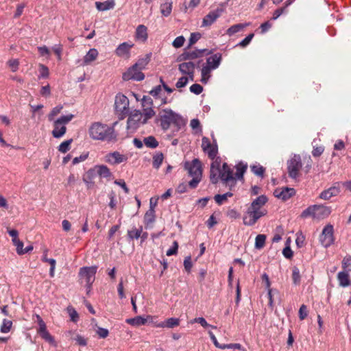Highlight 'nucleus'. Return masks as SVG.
<instances>
[{
    "label": "nucleus",
    "mask_w": 351,
    "mask_h": 351,
    "mask_svg": "<svg viewBox=\"0 0 351 351\" xmlns=\"http://www.w3.org/2000/svg\"><path fill=\"white\" fill-rule=\"evenodd\" d=\"M236 173H233V169L226 162L221 167V162L216 159L211 163L210 169V180L213 184H217L219 180L230 186L232 190L235 186L237 180H243V175L247 170V165L240 162L236 166Z\"/></svg>",
    "instance_id": "1"
},
{
    "label": "nucleus",
    "mask_w": 351,
    "mask_h": 351,
    "mask_svg": "<svg viewBox=\"0 0 351 351\" xmlns=\"http://www.w3.org/2000/svg\"><path fill=\"white\" fill-rule=\"evenodd\" d=\"M117 122H114L112 126L99 121L93 122L88 128V134L93 140L114 141L117 140V134L114 132V125Z\"/></svg>",
    "instance_id": "2"
},
{
    "label": "nucleus",
    "mask_w": 351,
    "mask_h": 351,
    "mask_svg": "<svg viewBox=\"0 0 351 351\" xmlns=\"http://www.w3.org/2000/svg\"><path fill=\"white\" fill-rule=\"evenodd\" d=\"M158 117L160 126L163 130H167L171 125L179 130L185 124L182 117L171 109L160 110L158 113Z\"/></svg>",
    "instance_id": "3"
},
{
    "label": "nucleus",
    "mask_w": 351,
    "mask_h": 351,
    "mask_svg": "<svg viewBox=\"0 0 351 351\" xmlns=\"http://www.w3.org/2000/svg\"><path fill=\"white\" fill-rule=\"evenodd\" d=\"M184 167L187 171L189 176L193 178L192 180L189 182V186L191 189L197 188L202 178L201 162L199 159L195 158L191 162H185Z\"/></svg>",
    "instance_id": "4"
},
{
    "label": "nucleus",
    "mask_w": 351,
    "mask_h": 351,
    "mask_svg": "<svg viewBox=\"0 0 351 351\" xmlns=\"http://www.w3.org/2000/svg\"><path fill=\"white\" fill-rule=\"evenodd\" d=\"M97 270V266L84 267L80 269L79 276L80 280L85 281L87 293L90 292L91 290L92 285L95 279Z\"/></svg>",
    "instance_id": "5"
},
{
    "label": "nucleus",
    "mask_w": 351,
    "mask_h": 351,
    "mask_svg": "<svg viewBox=\"0 0 351 351\" xmlns=\"http://www.w3.org/2000/svg\"><path fill=\"white\" fill-rule=\"evenodd\" d=\"M302 167V159L300 155L295 154L287 161V171L289 176L293 179L298 178L300 175Z\"/></svg>",
    "instance_id": "6"
},
{
    "label": "nucleus",
    "mask_w": 351,
    "mask_h": 351,
    "mask_svg": "<svg viewBox=\"0 0 351 351\" xmlns=\"http://www.w3.org/2000/svg\"><path fill=\"white\" fill-rule=\"evenodd\" d=\"M333 232V226L330 224L326 226L322 230V234L319 236V241L325 248L330 247L334 243Z\"/></svg>",
    "instance_id": "7"
},
{
    "label": "nucleus",
    "mask_w": 351,
    "mask_h": 351,
    "mask_svg": "<svg viewBox=\"0 0 351 351\" xmlns=\"http://www.w3.org/2000/svg\"><path fill=\"white\" fill-rule=\"evenodd\" d=\"M122 78L125 81L134 80L142 81L145 78V75L138 67L133 64L125 73H123Z\"/></svg>",
    "instance_id": "8"
},
{
    "label": "nucleus",
    "mask_w": 351,
    "mask_h": 351,
    "mask_svg": "<svg viewBox=\"0 0 351 351\" xmlns=\"http://www.w3.org/2000/svg\"><path fill=\"white\" fill-rule=\"evenodd\" d=\"M37 322L39 325V328L37 330L38 334L46 341L49 343L50 344H55L54 338L50 335V333L47 330V326L41 318V317L38 315H36Z\"/></svg>",
    "instance_id": "9"
},
{
    "label": "nucleus",
    "mask_w": 351,
    "mask_h": 351,
    "mask_svg": "<svg viewBox=\"0 0 351 351\" xmlns=\"http://www.w3.org/2000/svg\"><path fill=\"white\" fill-rule=\"evenodd\" d=\"M202 148L208 154L209 158L213 160L218 153L217 145L210 143L208 138L204 136L202 139Z\"/></svg>",
    "instance_id": "10"
},
{
    "label": "nucleus",
    "mask_w": 351,
    "mask_h": 351,
    "mask_svg": "<svg viewBox=\"0 0 351 351\" xmlns=\"http://www.w3.org/2000/svg\"><path fill=\"white\" fill-rule=\"evenodd\" d=\"M114 108L117 112L125 114L129 108V99L123 95L118 94L115 97Z\"/></svg>",
    "instance_id": "11"
},
{
    "label": "nucleus",
    "mask_w": 351,
    "mask_h": 351,
    "mask_svg": "<svg viewBox=\"0 0 351 351\" xmlns=\"http://www.w3.org/2000/svg\"><path fill=\"white\" fill-rule=\"evenodd\" d=\"M265 215L266 213H258L256 211H252L247 209L246 213L243 216V223L245 226H253L261 217Z\"/></svg>",
    "instance_id": "12"
},
{
    "label": "nucleus",
    "mask_w": 351,
    "mask_h": 351,
    "mask_svg": "<svg viewBox=\"0 0 351 351\" xmlns=\"http://www.w3.org/2000/svg\"><path fill=\"white\" fill-rule=\"evenodd\" d=\"M276 197L286 201L295 195V190L290 187L277 188L274 191Z\"/></svg>",
    "instance_id": "13"
},
{
    "label": "nucleus",
    "mask_w": 351,
    "mask_h": 351,
    "mask_svg": "<svg viewBox=\"0 0 351 351\" xmlns=\"http://www.w3.org/2000/svg\"><path fill=\"white\" fill-rule=\"evenodd\" d=\"M134 47L132 42H124L115 49V54L121 58L128 59L130 57V50Z\"/></svg>",
    "instance_id": "14"
},
{
    "label": "nucleus",
    "mask_w": 351,
    "mask_h": 351,
    "mask_svg": "<svg viewBox=\"0 0 351 351\" xmlns=\"http://www.w3.org/2000/svg\"><path fill=\"white\" fill-rule=\"evenodd\" d=\"M340 186L341 182H335L331 187L323 191L319 194V198L324 200H328L331 197L338 195L340 193Z\"/></svg>",
    "instance_id": "15"
},
{
    "label": "nucleus",
    "mask_w": 351,
    "mask_h": 351,
    "mask_svg": "<svg viewBox=\"0 0 351 351\" xmlns=\"http://www.w3.org/2000/svg\"><path fill=\"white\" fill-rule=\"evenodd\" d=\"M128 159L127 156L120 154L119 152H114L106 156V161L111 165L120 164Z\"/></svg>",
    "instance_id": "16"
},
{
    "label": "nucleus",
    "mask_w": 351,
    "mask_h": 351,
    "mask_svg": "<svg viewBox=\"0 0 351 351\" xmlns=\"http://www.w3.org/2000/svg\"><path fill=\"white\" fill-rule=\"evenodd\" d=\"M207 49H195L193 51H185L181 56L182 60H194L204 56Z\"/></svg>",
    "instance_id": "17"
},
{
    "label": "nucleus",
    "mask_w": 351,
    "mask_h": 351,
    "mask_svg": "<svg viewBox=\"0 0 351 351\" xmlns=\"http://www.w3.org/2000/svg\"><path fill=\"white\" fill-rule=\"evenodd\" d=\"M331 213L330 207L323 205H315V219H324Z\"/></svg>",
    "instance_id": "18"
},
{
    "label": "nucleus",
    "mask_w": 351,
    "mask_h": 351,
    "mask_svg": "<svg viewBox=\"0 0 351 351\" xmlns=\"http://www.w3.org/2000/svg\"><path fill=\"white\" fill-rule=\"evenodd\" d=\"M180 324V319L178 318L171 317L166 319L165 322L155 324V326L158 328H173L178 326Z\"/></svg>",
    "instance_id": "19"
},
{
    "label": "nucleus",
    "mask_w": 351,
    "mask_h": 351,
    "mask_svg": "<svg viewBox=\"0 0 351 351\" xmlns=\"http://www.w3.org/2000/svg\"><path fill=\"white\" fill-rule=\"evenodd\" d=\"M220 16V12L219 10L210 12L207 15L205 16V17L203 19L202 21V26H210L211 25L217 18H219Z\"/></svg>",
    "instance_id": "20"
},
{
    "label": "nucleus",
    "mask_w": 351,
    "mask_h": 351,
    "mask_svg": "<svg viewBox=\"0 0 351 351\" xmlns=\"http://www.w3.org/2000/svg\"><path fill=\"white\" fill-rule=\"evenodd\" d=\"M143 114L139 110H134L128 119V128L134 126L138 122H142Z\"/></svg>",
    "instance_id": "21"
},
{
    "label": "nucleus",
    "mask_w": 351,
    "mask_h": 351,
    "mask_svg": "<svg viewBox=\"0 0 351 351\" xmlns=\"http://www.w3.org/2000/svg\"><path fill=\"white\" fill-rule=\"evenodd\" d=\"M337 280L341 287H346L351 285V280L348 271H339L337 274Z\"/></svg>",
    "instance_id": "22"
},
{
    "label": "nucleus",
    "mask_w": 351,
    "mask_h": 351,
    "mask_svg": "<svg viewBox=\"0 0 351 351\" xmlns=\"http://www.w3.org/2000/svg\"><path fill=\"white\" fill-rule=\"evenodd\" d=\"M96 171L98 176L100 178H106L110 180L112 174L110 172V169L106 165H96Z\"/></svg>",
    "instance_id": "23"
},
{
    "label": "nucleus",
    "mask_w": 351,
    "mask_h": 351,
    "mask_svg": "<svg viewBox=\"0 0 351 351\" xmlns=\"http://www.w3.org/2000/svg\"><path fill=\"white\" fill-rule=\"evenodd\" d=\"M221 60V55L220 53H215L207 58L206 66L210 67L211 69H215L219 66Z\"/></svg>",
    "instance_id": "24"
},
{
    "label": "nucleus",
    "mask_w": 351,
    "mask_h": 351,
    "mask_svg": "<svg viewBox=\"0 0 351 351\" xmlns=\"http://www.w3.org/2000/svg\"><path fill=\"white\" fill-rule=\"evenodd\" d=\"M98 55L99 53L96 49H90L83 58L84 65L90 64L92 62L95 61L97 58Z\"/></svg>",
    "instance_id": "25"
},
{
    "label": "nucleus",
    "mask_w": 351,
    "mask_h": 351,
    "mask_svg": "<svg viewBox=\"0 0 351 351\" xmlns=\"http://www.w3.org/2000/svg\"><path fill=\"white\" fill-rule=\"evenodd\" d=\"M115 6L114 0H107L104 2H95V7L99 11H106L113 9Z\"/></svg>",
    "instance_id": "26"
},
{
    "label": "nucleus",
    "mask_w": 351,
    "mask_h": 351,
    "mask_svg": "<svg viewBox=\"0 0 351 351\" xmlns=\"http://www.w3.org/2000/svg\"><path fill=\"white\" fill-rule=\"evenodd\" d=\"M179 70L183 74H192L195 71V64L192 62L181 63L179 64Z\"/></svg>",
    "instance_id": "27"
},
{
    "label": "nucleus",
    "mask_w": 351,
    "mask_h": 351,
    "mask_svg": "<svg viewBox=\"0 0 351 351\" xmlns=\"http://www.w3.org/2000/svg\"><path fill=\"white\" fill-rule=\"evenodd\" d=\"M125 322L127 324L131 326L138 327L146 324L147 322V319L141 316H136L134 318L127 319Z\"/></svg>",
    "instance_id": "28"
},
{
    "label": "nucleus",
    "mask_w": 351,
    "mask_h": 351,
    "mask_svg": "<svg viewBox=\"0 0 351 351\" xmlns=\"http://www.w3.org/2000/svg\"><path fill=\"white\" fill-rule=\"evenodd\" d=\"M136 38L142 41L147 39V28L144 25H139L136 29Z\"/></svg>",
    "instance_id": "29"
},
{
    "label": "nucleus",
    "mask_w": 351,
    "mask_h": 351,
    "mask_svg": "<svg viewBox=\"0 0 351 351\" xmlns=\"http://www.w3.org/2000/svg\"><path fill=\"white\" fill-rule=\"evenodd\" d=\"M164 160V155L160 152H157L153 156L152 166L156 169H158Z\"/></svg>",
    "instance_id": "30"
},
{
    "label": "nucleus",
    "mask_w": 351,
    "mask_h": 351,
    "mask_svg": "<svg viewBox=\"0 0 351 351\" xmlns=\"http://www.w3.org/2000/svg\"><path fill=\"white\" fill-rule=\"evenodd\" d=\"M97 176L96 167L95 166L93 169H89L86 172V175L83 178V180L87 184H91L93 183L94 178Z\"/></svg>",
    "instance_id": "31"
},
{
    "label": "nucleus",
    "mask_w": 351,
    "mask_h": 351,
    "mask_svg": "<svg viewBox=\"0 0 351 351\" xmlns=\"http://www.w3.org/2000/svg\"><path fill=\"white\" fill-rule=\"evenodd\" d=\"M150 54H146L144 57L139 58L134 64L135 67H138L141 71L144 69L150 61Z\"/></svg>",
    "instance_id": "32"
},
{
    "label": "nucleus",
    "mask_w": 351,
    "mask_h": 351,
    "mask_svg": "<svg viewBox=\"0 0 351 351\" xmlns=\"http://www.w3.org/2000/svg\"><path fill=\"white\" fill-rule=\"evenodd\" d=\"M155 221V210L154 208L151 206L150 208L146 212L144 217L145 223L148 226Z\"/></svg>",
    "instance_id": "33"
},
{
    "label": "nucleus",
    "mask_w": 351,
    "mask_h": 351,
    "mask_svg": "<svg viewBox=\"0 0 351 351\" xmlns=\"http://www.w3.org/2000/svg\"><path fill=\"white\" fill-rule=\"evenodd\" d=\"M66 131L65 125H54V129L52 131V135L55 138H60L64 135Z\"/></svg>",
    "instance_id": "34"
},
{
    "label": "nucleus",
    "mask_w": 351,
    "mask_h": 351,
    "mask_svg": "<svg viewBox=\"0 0 351 351\" xmlns=\"http://www.w3.org/2000/svg\"><path fill=\"white\" fill-rule=\"evenodd\" d=\"M172 2H165L160 5V12L162 16H169L172 11Z\"/></svg>",
    "instance_id": "35"
},
{
    "label": "nucleus",
    "mask_w": 351,
    "mask_h": 351,
    "mask_svg": "<svg viewBox=\"0 0 351 351\" xmlns=\"http://www.w3.org/2000/svg\"><path fill=\"white\" fill-rule=\"evenodd\" d=\"M143 142L146 147L149 148L154 149L158 146V141L153 136H149L147 137H145L143 140Z\"/></svg>",
    "instance_id": "36"
},
{
    "label": "nucleus",
    "mask_w": 351,
    "mask_h": 351,
    "mask_svg": "<svg viewBox=\"0 0 351 351\" xmlns=\"http://www.w3.org/2000/svg\"><path fill=\"white\" fill-rule=\"evenodd\" d=\"M249 23L242 24L239 23L231 26L227 30V34L230 36L240 31H241L244 27L248 26Z\"/></svg>",
    "instance_id": "37"
},
{
    "label": "nucleus",
    "mask_w": 351,
    "mask_h": 351,
    "mask_svg": "<svg viewBox=\"0 0 351 351\" xmlns=\"http://www.w3.org/2000/svg\"><path fill=\"white\" fill-rule=\"evenodd\" d=\"M142 114L143 117H144V119L142 121L141 123L145 124L148 119L154 117V115L155 114V112L154 111L152 107H147L143 109V112Z\"/></svg>",
    "instance_id": "38"
},
{
    "label": "nucleus",
    "mask_w": 351,
    "mask_h": 351,
    "mask_svg": "<svg viewBox=\"0 0 351 351\" xmlns=\"http://www.w3.org/2000/svg\"><path fill=\"white\" fill-rule=\"evenodd\" d=\"M250 169L254 174L261 178L264 177L265 169L263 166L260 165H254L250 166Z\"/></svg>",
    "instance_id": "39"
},
{
    "label": "nucleus",
    "mask_w": 351,
    "mask_h": 351,
    "mask_svg": "<svg viewBox=\"0 0 351 351\" xmlns=\"http://www.w3.org/2000/svg\"><path fill=\"white\" fill-rule=\"evenodd\" d=\"M211 70L212 69H210V67L207 66H204L202 67V71H201V74H202L201 81L202 83L207 82V81L208 80V79L210 77Z\"/></svg>",
    "instance_id": "40"
},
{
    "label": "nucleus",
    "mask_w": 351,
    "mask_h": 351,
    "mask_svg": "<svg viewBox=\"0 0 351 351\" xmlns=\"http://www.w3.org/2000/svg\"><path fill=\"white\" fill-rule=\"evenodd\" d=\"M12 326V322L11 320L3 319L1 325L0 331L3 333H8L10 331Z\"/></svg>",
    "instance_id": "41"
},
{
    "label": "nucleus",
    "mask_w": 351,
    "mask_h": 351,
    "mask_svg": "<svg viewBox=\"0 0 351 351\" xmlns=\"http://www.w3.org/2000/svg\"><path fill=\"white\" fill-rule=\"evenodd\" d=\"M291 278L294 285H298L300 284L301 276L300 270L297 267H293L292 269Z\"/></svg>",
    "instance_id": "42"
},
{
    "label": "nucleus",
    "mask_w": 351,
    "mask_h": 351,
    "mask_svg": "<svg viewBox=\"0 0 351 351\" xmlns=\"http://www.w3.org/2000/svg\"><path fill=\"white\" fill-rule=\"evenodd\" d=\"M42 260L43 262L48 263L50 265L51 267H50L49 275L51 277H53L56 264V260L53 258H48L46 255L43 256Z\"/></svg>",
    "instance_id": "43"
},
{
    "label": "nucleus",
    "mask_w": 351,
    "mask_h": 351,
    "mask_svg": "<svg viewBox=\"0 0 351 351\" xmlns=\"http://www.w3.org/2000/svg\"><path fill=\"white\" fill-rule=\"evenodd\" d=\"M315 205L310 206L301 213L302 218H306L308 217H312L315 218Z\"/></svg>",
    "instance_id": "44"
},
{
    "label": "nucleus",
    "mask_w": 351,
    "mask_h": 351,
    "mask_svg": "<svg viewBox=\"0 0 351 351\" xmlns=\"http://www.w3.org/2000/svg\"><path fill=\"white\" fill-rule=\"evenodd\" d=\"M266 236L265 234H258L255 239V247L262 249L265 244Z\"/></svg>",
    "instance_id": "45"
},
{
    "label": "nucleus",
    "mask_w": 351,
    "mask_h": 351,
    "mask_svg": "<svg viewBox=\"0 0 351 351\" xmlns=\"http://www.w3.org/2000/svg\"><path fill=\"white\" fill-rule=\"evenodd\" d=\"M73 114H69V115H64L60 117L59 119H58L56 121H54L53 125H64L66 123H68L70 121L72 120L73 118Z\"/></svg>",
    "instance_id": "46"
},
{
    "label": "nucleus",
    "mask_w": 351,
    "mask_h": 351,
    "mask_svg": "<svg viewBox=\"0 0 351 351\" xmlns=\"http://www.w3.org/2000/svg\"><path fill=\"white\" fill-rule=\"evenodd\" d=\"M141 233L142 227H141L139 229L134 228L132 230L128 231V237L131 239H138L140 237Z\"/></svg>",
    "instance_id": "47"
},
{
    "label": "nucleus",
    "mask_w": 351,
    "mask_h": 351,
    "mask_svg": "<svg viewBox=\"0 0 351 351\" xmlns=\"http://www.w3.org/2000/svg\"><path fill=\"white\" fill-rule=\"evenodd\" d=\"M73 141V139H69L65 141H63L60 143L58 147V151L62 153L67 152L70 149V145Z\"/></svg>",
    "instance_id": "48"
},
{
    "label": "nucleus",
    "mask_w": 351,
    "mask_h": 351,
    "mask_svg": "<svg viewBox=\"0 0 351 351\" xmlns=\"http://www.w3.org/2000/svg\"><path fill=\"white\" fill-rule=\"evenodd\" d=\"M267 202V198L265 195H260L256 197L252 204L262 208Z\"/></svg>",
    "instance_id": "49"
},
{
    "label": "nucleus",
    "mask_w": 351,
    "mask_h": 351,
    "mask_svg": "<svg viewBox=\"0 0 351 351\" xmlns=\"http://www.w3.org/2000/svg\"><path fill=\"white\" fill-rule=\"evenodd\" d=\"M342 267L346 271H351V256H346L342 261Z\"/></svg>",
    "instance_id": "50"
},
{
    "label": "nucleus",
    "mask_w": 351,
    "mask_h": 351,
    "mask_svg": "<svg viewBox=\"0 0 351 351\" xmlns=\"http://www.w3.org/2000/svg\"><path fill=\"white\" fill-rule=\"evenodd\" d=\"M62 108L63 107L61 105L57 106L55 108H53L51 110V111L49 112V114H48V119H49V121H53L54 117L60 112V111L62 110Z\"/></svg>",
    "instance_id": "51"
},
{
    "label": "nucleus",
    "mask_w": 351,
    "mask_h": 351,
    "mask_svg": "<svg viewBox=\"0 0 351 351\" xmlns=\"http://www.w3.org/2000/svg\"><path fill=\"white\" fill-rule=\"evenodd\" d=\"M7 64L12 72H16L19 69V62L17 59L9 60Z\"/></svg>",
    "instance_id": "52"
},
{
    "label": "nucleus",
    "mask_w": 351,
    "mask_h": 351,
    "mask_svg": "<svg viewBox=\"0 0 351 351\" xmlns=\"http://www.w3.org/2000/svg\"><path fill=\"white\" fill-rule=\"evenodd\" d=\"M178 246V243L176 241H174L173 243V245L167 251V256H170L172 255L177 254Z\"/></svg>",
    "instance_id": "53"
},
{
    "label": "nucleus",
    "mask_w": 351,
    "mask_h": 351,
    "mask_svg": "<svg viewBox=\"0 0 351 351\" xmlns=\"http://www.w3.org/2000/svg\"><path fill=\"white\" fill-rule=\"evenodd\" d=\"M13 244L16 247V252L19 255H23V241H20L19 239H17L15 241H12Z\"/></svg>",
    "instance_id": "54"
},
{
    "label": "nucleus",
    "mask_w": 351,
    "mask_h": 351,
    "mask_svg": "<svg viewBox=\"0 0 351 351\" xmlns=\"http://www.w3.org/2000/svg\"><path fill=\"white\" fill-rule=\"evenodd\" d=\"M185 38L182 36H178L173 40L172 45L175 48H180L183 46Z\"/></svg>",
    "instance_id": "55"
},
{
    "label": "nucleus",
    "mask_w": 351,
    "mask_h": 351,
    "mask_svg": "<svg viewBox=\"0 0 351 351\" xmlns=\"http://www.w3.org/2000/svg\"><path fill=\"white\" fill-rule=\"evenodd\" d=\"M190 91L195 95H199L203 91V87L199 84H193L190 87Z\"/></svg>",
    "instance_id": "56"
},
{
    "label": "nucleus",
    "mask_w": 351,
    "mask_h": 351,
    "mask_svg": "<svg viewBox=\"0 0 351 351\" xmlns=\"http://www.w3.org/2000/svg\"><path fill=\"white\" fill-rule=\"evenodd\" d=\"M227 217L231 219H236L239 218L240 214L236 209H229L226 213Z\"/></svg>",
    "instance_id": "57"
},
{
    "label": "nucleus",
    "mask_w": 351,
    "mask_h": 351,
    "mask_svg": "<svg viewBox=\"0 0 351 351\" xmlns=\"http://www.w3.org/2000/svg\"><path fill=\"white\" fill-rule=\"evenodd\" d=\"M254 34H250L248 36H247L243 40H242L239 44L238 45L241 47H246L247 45H248L250 44V43L251 42L252 39L254 37Z\"/></svg>",
    "instance_id": "58"
},
{
    "label": "nucleus",
    "mask_w": 351,
    "mask_h": 351,
    "mask_svg": "<svg viewBox=\"0 0 351 351\" xmlns=\"http://www.w3.org/2000/svg\"><path fill=\"white\" fill-rule=\"evenodd\" d=\"M193 322L201 324V326L204 328L211 327L213 328H216L215 326L208 324L204 317L195 318Z\"/></svg>",
    "instance_id": "59"
},
{
    "label": "nucleus",
    "mask_w": 351,
    "mask_h": 351,
    "mask_svg": "<svg viewBox=\"0 0 351 351\" xmlns=\"http://www.w3.org/2000/svg\"><path fill=\"white\" fill-rule=\"evenodd\" d=\"M308 315L307 307L302 304L299 309V317L301 320L304 319Z\"/></svg>",
    "instance_id": "60"
},
{
    "label": "nucleus",
    "mask_w": 351,
    "mask_h": 351,
    "mask_svg": "<svg viewBox=\"0 0 351 351\" xmlns=\"http://www.w3.org/2000/svg\"><path fill=\"white\" fill-rule=\"evenodd\" d=\"M200 38L201 34L199 33H191L189 38V46L190 47L194 45Z\"/></svg>",
    "instance_id": "61"
},
{
    "label": "nucleus",
    "mask_w": 351,
    "mask_h": 351,
    "mask_svg": "<svg viewBox=\"0 0 351 351\" xmlns=\"http://www.w3.org/2000/svg\"><path fill=\"white\" fill-rule=\"evenodd\" d=\"M184 266L186 271L188 273H189L191 271L192 266H193L191 256H187L184 258Z\"/></svg>",
    "instance_id": "62"
},
{
    "label": "nucleus",
    "mask_w": 351,
    "mask_h": 351,
    "mask_svg": "<svg viewBox=\"0 0 351 351\" xmlns=\"http://www.w3.org/2000/svg\"><path fill=\"white\" fill-rule=\"evenodd\" d=\"M272 26V24L269 21H266L262 23L260 26L261 34H263L266 33Z\"/></svg>",
    "instance_id": "63"
},
{
    "label": "nucleus",
    "mask_w": 351,
    "mask_h": 351,
    "mask_svg": "<svg viewBox=\"0 0 351 351\" xmlns=\"http://www.w3.org/2000/svg\"><path fill=\"white\" fill-rule=\"evenodd\" d=\"M189 78L187 77H182L178 80L176 86L178 88L184 87L187 84Z\"/></svg>",
    "instance_id": "64"
}]
</instances>
